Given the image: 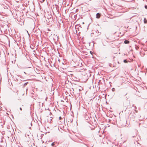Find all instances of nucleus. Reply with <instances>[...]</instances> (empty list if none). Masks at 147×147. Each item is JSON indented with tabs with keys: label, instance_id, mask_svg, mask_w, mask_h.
Masks as SVG:
<instances>
[{
	"label": "nucleus",
	"instance_id": "nucleus-1",
	"mask_svg": "<svg viewBox=\"0 0 147 147\" xmlns=\"http://www.w3.org/2000/svg\"><path fill=\"white\" fill-rule=\"evenodd\" d=\"M100 14L99 13H98L96 14V18H100Z\"/></svg>",
	"mask_w": 147,
	"mask_h": 147
},
{
	"label": "nucleus",
	"instance_id": "nucleus-2",
	"mask_svg": "<svg viewBox=\"0 0 147 147\" xmlns=\"http://www.w3.org/2000/svg\"><path fill=\"white\" fill-rule=\"evenodd\" d=\"M124 43L125 44H128L129 43V41L127 40H125L124 41Z\"/></svg>",
	"mask_w": 147,
	"mask_h": 147
},
{
	"label": "nucleus",
	"instance_id": "nucleus-3",
	"mask_svg": "<svg viewBox=\"0 0 147 147\" xmlns=\"http://www.w3.org/2000/svg\"><path fill=\"white\" fill-rule=\"evenodd\" d=\"M144 23L145 24H146L147 23V20L146 19V18H144Z\"/></svg>",
	"mask_w": 147,
	"mask_h": 147
},
{
	"label": "nucleus",
	"instance_id": "nucleus-4",
	"mask_svg": "<svg viewBox=\"0 0 147 147\" xmlns=\"http://www.w3.org/2000/svg\"><path fill=\"white\" fill-rule=\"evenodd\" d=\"M27 83H28V82H26V83H25L24 84V86H26V85H27Z\"/></svg>",
	"mask_w": 147,
	"mask_h": 147
},
{
	"label": "nucleus",
	"instance_id": "nucleus-5",
	"mask_svg": "<svg viewBox=\"0 0 147 147\" xmlns=\"http://www.w3.org/2000/svg\"><path fill=\"white\" fill-rule=\"evenodd\" d=\"M123 62L125 63H127V61L126 60H124L123 61Z\"/></svg>",
	"mask_w": 147,
	"mask_h": 147
},
{
	"label": "nucleus",
	"instance_id": "nucleus-6",
	"mask_svg": "<svg viewBox=\"0 0 147 147\" xmlns=\"http://www.w3.org/2000/svg\"><path fill=\"white\" fill-rule=\"evenodd\" d=\"M112 90L113 91H114L115 90V89L113 88L112 89Z\"/></svg>",
	"mask_w": 147,
	"mask_h": 147
},
{
	"label": "nucleus",
	"instance_id": "nucleus-7",
	"mask_svg": "<svg viewBox=\"0 0 147 147\" xmlns=\"http://www.w3.org/2000/svg\"><path fill=\"white\" fill-rule=\"evenodd\" d=\"M51 145L52 146H53L54 145V143H52L51 144Z\"/></svg>",
	"mask_w": 147,
	"mask_h": 147
},
{
	"label": "nucleus",
	"instance_id": "nucleus-8",
	"mask_svg": "<svg viewBox=\"0 0 147 147\" xmlns=\"http://www.w3.org/2000/svg\"><path fill=\"white\" fill-rule=\"evenodd\" d=\"M62 119V118H61V117H59V119L60 120H61V119Z\"/></svg>",
	"mask_w": 147,
	"mask_h": 147
},
{
	"label": "nucleus",
	"instance_id": "nucleus-9",
	"mask_svg": "<svg viewBox=\"0 0 147 147\" xmlns=\"http://www.w3.org/2000/svg\"><path fill=\"white\" fill-rule=\"evenodd\" d=\"M145 8L146 9H147V5H145Z\"/></svg>",
	"mask_w": 147,
	"mask_h": 147
},
{
	"label": "nucleus",
	"instance_id": "nucleus-10",
	"mask_svg": "<svg viewBox=\"0 0 147 147\" xmlns=\"http://www.w3.org/2000/svg\"><path fill=\"white\" fill-rule=\"evenodd\" d=\"M90 54H92V52L91 51H90Z\"/></svg>",
	"mask_w": 147,
	"mask_h": 147
},
{
	"label": "nucleus",
	"instance_id": "nucleus-11",
	"mask_svg": "<svg viewBox=\"0 0 147 147\" xmlns=\"http://www.w3.org/2000/svg\"><path fill=\"white\" fill-rule=\"evenodd\" d=\"M136 49H138V47H136Z\"/></svg>",
	"mask_w": 147,
	"mask_h": 147
},
{
	"label": "nucleus",
	"instance_id": "nucleus-12",
	"mask_svg": "<svg viewBox=\"0 0 147 147\" xmlns=\"http://www.w3.org/2000/svg\"><path fill=\"white\" fill-rule=\"evenodd\" d=\"M20 110H21V111H22V109L21 108H20Z\"/></svg>",
	"mask_w": 147,
	"mask_h": 147
},
{
	"label": "nucleus",
	"instance_id": "nucleus-13",
	"mask_svg": "<svg viewBox=\"0 0 147 147\" xmlns=\"http://www.w3.org/2000/svg\"><path fill=\"white\" fill-rule=\"evenodd\" d=\"M135 137V136H132V137Z\"/></svg>",
	"mask_w": 147,
	"mask_h": 147
},
{
	"label": "nucleus",
	"instance_id": "nucleus-14",
	"mask_svg": "<svg viewBox=\"0 0 147 147\" xmlns=\"http://www.w3.org/2000/svg\"><path fill=\"white\" fill-rule=\"evenodd\" d=\"M135 108H136V106L135 107Z\"/></svg>",
	"mask_w": 147,
	"mask_h": 147
},
{
	"label": "nucleus",
	"instance_id": "nucleus-15",
	"mask_svg": "<svg viewBox=\"0 0 147 147\" xmlns=\"http://www.w3.org/2000/svg\"><path fill=\"white\" fill-rule=\"evenodd\" d=\"M16 2H18L19 1H16Z\"/></svg>",
	"mask_w": 147,
	"mask_h": 147
},
{
	"label": "nucleus",
	"instance_id": "nucleus-16",
	"mask_svg": "<svg viewBox=\"0 0 147 147\" xmlns=\"http://www.w3.org/2000/svg\"><path fill=\"white\" fill-rule=\"evenodd\" d=\"M45 0H43V1Z\"/></svg>",
	"mask_w": 147,
	"mask_h": 147
},
{
	"label": "nucleus",
	"instance_id": "nucleus-17",
	"mask_svg": "<svg viewBox=\"0 0 147 147\" xmlns=\"http://www.w3.org/2000/svg\"><path fill=\"white\" fill-rule=\"evenodd\" d=\"M146 0L147 1V0Z\"/></svg>",
	"mask_w": 147,
	"mask_h": 147
}]
</instances>
